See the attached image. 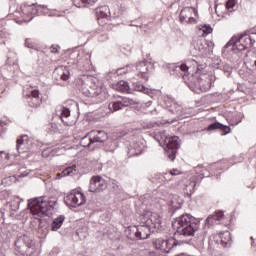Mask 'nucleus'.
Masks as SVG:
<instances>
[{
  "mask_svg": "<svg viewBox=\"0 0 256 256\" xmlns=\"http://www.w3.org/2000/svg\"><path fill=\"white\" fill-rule=\"evenodd\" d=\"M57 205V200L51 198L45 200L44 198H36L28 204L30 212L35 219L42 218L44 216H50Z\"/></svg>",
  "mask_w": 256,
  "mask_h": 256,
  "instance_id": "nucleus-1",
  "label": "nucleus"
},
{
  "mask_svg": "<svg viewBox=\"0 0 256 256\" xmlns=\"http://www.w3.org/2000/svg\"><path fill=\"white\" fill-rule=\"evenodd\" d=\"M176 233L185 237L194 236L201 222L190 214H183L176 219Z\"/></svg>",
  "mask_w": 256,
  "mask_h": 256,
  "instance_id": "nucleus-2",
  "label": "nucleus"
},
{
  "mask_svg": "<svg viewBox=\"0 0 256 256\" xmlns=\"http://www.w3.org/2000/svg\"><path fill=\"white\" fill-rule=\"evenodd\" d=\"M141 224H144L152 229V233H157L162 229V216L157 212H145L141 216Z\"/></svg>",
  "mask_w": 256,
  "mask_h": 256,
  "instance_id": "nucleus-3",
  "label": "nucleus"
},
{
  "mask_svg": "<svg viewBox=\"0 0 256 256\" xmlns=\"http://www.w3.org/2000/svg\"><path fill=\"white\" fill-rule=\"evenodd\" d=\"M46 10H47V6L40 5V4H31V5L22 4L20 6V12L24 21H32L35 15L40 16Z\"/></svg>",
  "mask_w": 256,
  "mask_h": 256,
  "instance_id": "nucleus-4",
  "label": "nucleus"
},
{
  "mask_svg": "<svg viewBox=\"0 0 256 256\" xmlns=\"http://www.w3.org/2000/svg\"><path fill=\"white\" fill-rule=\"evenodd\" d=\"M254 36H256V34L250 35L248 33H243L238 37H233L231 39V44H233L238 51H245L252 48L256 43Z\"/></svg>",
  "mask_w": 256,
  "mask_h": 256,
  "instance_id": "nucleus-5",
  "label": "nucleus"
},
{
  "mask_svg": "<svg viewBox=\"0 0 256 256\" xmlns=\"http://www.w3.org/2000/svg\"><path fill=\"white\" fill-rule=\"evenodd\" d=\"M165 154L169 160L174 161L176 159L177 150L180 147L178 136H165L164 137Z\"/></svg>",
  "mask_w": 256,
  "mask_h": 256,
  "instance_id": "nucleus-6",
  "label": "nucleus"
},
{
  "mask_svg": "<svg viewBox=\"0 0 256 256\" xmlns=\"http://www.w3.org/2000/svg\"><path fill=\"white\" fill-rule=\"evenodd\" d=\"M65 203L70 207L77 208L86 203V197L82 192L78 190H72L65 197Z\"/></svg>",
  "mask_w": 256,
  "mask_h": 256,
  "instance_id": "nucleus-7",
  "label": "nucleus"
},
{
  "mask_svg": "<svg viewBox=\"0 0 256 256\" xmlns=\"http://www.w3.org/2000/svg\"><path fill=\"white\" fill-rule=\"evenodd\" d=\"M212 87L211 77L208 75H201L194 80V89L197 94L206 93Z\"/></svg>",
  "mask_w": 256,
  "mask_h": 256,
  "instance_id": "nucleus-8",
  "label": "nucleus"
},
{
  "mask_svg": "<svg viewBox=\"0 0 256 256\" xmlns=\"http://www.w3.org/2000/svg\"><path fill=\"white\" fill-rule=\"evenodd\" d=\"M94 12L100 26H106L111 21V12L108 6H99L95 8Z\"/></svg>",
  "mask_w": 256,
  "mask_h": 256,
  "instance_id": "nucleus-9",
  "label": "nucleus"
},
{
  "mask_svg": "<svg viewBox=\"0 0 256 256\" xmlns=\"http://www.w3.org/2000/svg\"><path fill=\"white\" fill-rule=\"evenodd\" d=\"M195 17H198V11L195 7H184L180 11V22L182 23L195 24L197 22Z\"/></svg>",
  "mask_w": 256,
  "mask_h": 256,
  "instance_id": "nucleus-10",
  "label": "nucleus"
},
{
  "mask_svg": "<svg viewBox=\"0 0 256 256\" xmlns=\"http://www.w3.org/2000/svg\"><path fill=\"white\" fill-rule=\"evenodd\" d=\"M175 245L176 240L174 239L157 238L153 241L154 248L162 253H169Z\"/></svg>",
  "mask_w": 256,
  "mask_h": 256,
  "instance_id": "nucleus-11",
  "label": "nucleus"
},
{
  "mask_svg": "<svg viewBox=\"0 0 256 256\" xmlns=\"http://www.w3.org/2000/svg\"><path fill=\"white\" fill-rule=\"evenodd\" d=\"M107 188V183L104 178L101 176H92V179H90V187L89 191L90 193H101V191H104Z\"/></svg>",
  "mask_w": 256,
  "mask_h": 256,
  "instance_id": "nucleus-12",
  "label": "nucleus"
},
{
  "mask_svg": "<svg viewBox=\"0 0 256 256\" xmlns=\"http://www.w3.org/2000/svg\"><path fill=\"white\" fill-rule=\"evenodd\" d=\"M129 232L134 233L136 239H147L152 233V229L148 225L141 223L138 227L129 229Z\"/></svg>",
  "mask_w": 256,
  "mask_h": 256,
  "instance_id": "nucleus-13",
  "label": "nucleus"
},
{
  "mask_svg": "<svg viewBox=\"0 0 256 256\" xmlns=\"http://www.w3.org/2000/svg\"><path fill=\"white\" fill-rule=\"evenodd\" d=\"M87 136H90V142H92V144L103 143L108 138L104 130H92L87 133Z\"/></svg>",
  "mask_w": 256,
  "mask_h": 256,
  "instance_id": "nucleus-14",
  "label": "nucleus"
},
{
  "mask_svg": "<svg viewBox=\"0 0 256 256\" xmlns=\"http://www.w3.org/2000/svg\"><path fill=\"white\" fill-rule=\"evenodd\" d=\"M213 241L222 248H225L231 241V234L229 231L223 233L215 234L213 236ZM211 240V242H213Z\"/></svg>",
  "mask_w": 256,
  "mask_h": 256,
  "instance_id": "nucleus-15",
  "label": "nucleus"
},
{
  "mask_svg": "<svg viewBox=\"0 0 256 256\" xmlns=\"http://www.w3.org/2000/svg\"><path fill=\"white\" fill-rule=\"evenodd\" d=\"M149 66H150V64L146 61H142V62L136 64V76H138L139 79L148 81Z\"/></svg>",
  "mask_w": 256,
  "mask_h": 256,
  "instance_id": "nucleus-16",
  "label": "nucleus"
},
{
  "mask_svg": "<svg viewBox=\"0 0 256 256\" xmlns=\"http://www.w3.org/2000/svg\"><path fill=\"white\" fill-rule=\"evenodd\" d=\"M53 74L56 80L69 81V78H71L69 67L63 65L57 67Z\"/></svg>",
  "mask_w": 256,
  "mask_h": 256,
  "instance_id": "nucleus-17",
  "label": "nucleus"
},
{
  "mask_svg": "<svg viewBox=\"0 0 256 256\" xmlns=\"http://www.w3.org/2000/svg\"><path fill=\"white\" fill-rule=\"evenodd\" d=\"M144 149V144L142 142L136 141L132 142L127 151V155L129 158L131 157H137L142 154Z\"/></svg>",
  "mask_w": 256,
  "mask_h": 256,
  "instance_id": "nucleus-18",
  "label": "nucleus"
},
{
  "mask_svg": "<svg viewBox=\"0 0 256 256\" xmlns=\"http://www.w3.org/2000/svg\"><path fill=\"white\" fill-rule=\"evenodd\" d=\"M134 101L129 98H123L122 101L110 102L108 108L110 112H115L121 110L123 107H128V105H133Z\"/></svg>",
  "mask_w": 256,
  "mask_h": 256,
  "instance_id": "nucleus-19",
  "label": "nucleus"
},
{
  "mask_svg": "<svg viewBox=\"0 0 256 256\" xmlns=\"http://www.w3.org/2000/svg\"><path fill=\"white\" fill-rule=\"evenodd\" d=\"M112 89L120 93H129L130 85L126 80H119V82H114V84H112Z\"/></svg>",
  "mask_w": 256,
  "mask_h": 256,
  "instance_id": "nucleus-20",
  "label": "nucleus"
},
{
  "mask_svg": "<svg viewBox=\"0 0 256 256\" xmlns=\"http://www.w3.org/2000/svg\"><path fill=\"white\" fill-rule=\"evenodd\" d=\"M217 129L222 131V136H226L231 132L230 126H224V124H221L219 122H215L208 126V131H213V130H217Z\"/></svg>",
  "mask_w": 256,
  "mask_h": 256,
  "instance_id": "nucleus-21",
  "label": "nucleus"
},
{
  "mask_svg": "<svg viewBox=\"0 0 256 256\" xmlns=\"http://www.w3.org/2000/svg\"><path fill=\"white\" fill-rule=\"evenodd\" d=\"M97 1L98 0H72L73 5L79 9L93 7Z\"/></svg>",
  "mask_w": 256,
  "mask_h": 256,
  "instance_id": "nucleus-22",
  "label": "nucleus"
},
{
  "mask_svg": "<svg viewBox=\"0 0 256 256\" xmlns=\"http://www.w3.org/2000/svg\"><path fill=\"white\" fill-rule=\"evenodd\" d=\"M176 69L182 71V77H187L190 74H194V72H196V70L194 69V67H191L189 65H187L186 63L180 64V66L176 67Z\"/></svg>",
  "mask_w": 256,
  "mask_h": 256,
  "instance_id": "nucleus-23",
  "label": "nucleus"
},
{
  "mask_svg": "<svg viewBox=\"0 0 256 256\" xmlns=\"http://www.w3.org/2000/svg\"><path fill=\"white\" fill-rule=\"evenodd\" d=\"M245 61L250 67L256 69V52H248Z\"/></svg>",
  "mask_w": 256,
  "mask_h": 256,
  "instance_id": "nucleus-24",
  "label": "nucleus"
},
{
  "mask_svg": "<svg viewBox=\"0 0 256 256\" xmlns=\"http://www.w3.org/2000/svg\"><path fill=\"white\" fill-rule=\"evenodd\" d=\"M29 88L31 90L30 93L27 95V98L42 99L41 92L37 86L30 85Z\"/></svg>",
  "mask_w": 256,
  "mask_h": 256,
  "instance_id": "nucleus-25",
  "label": "nucleus"
},
{
  "mask_svg": "<svg viewBox=\"0 0 256 256\" xmlns=\"http://www.w3.org/2000/svg\"><path fill=\"white\" fill-rule=\"evenodd\" d=\"M64 219H65V217L63 215H60L59 217L54 219L52 226H51L53 232H56L61 228V226L64 222Z\"/></svg>",
  "mask_w": 256,
  "mask_h": 256,
  "instance_id": "nucleus-26",
  "label": "nucleus"
},
{
  "mask_svg": "<svg viewBox=\"0 0 256 256\" xmlns=\"http://www.w3.org/2000/svg\"><path fill=\"white\" fill-rule=\"evenodd\" d=\"M27 103L29 105V107L32 108H37L40 107L43 103L42 98H31V97H27Z\"/></svg>",
  "mask_w": 256,
  "mask_h": 256,
  "instance_id": "nucleus-27",
  "label": "nucleus"
},
{
  "mask_svg": "<svg viewBox=\"0 0 256 256\" xmlns=\"http://www.w3.org/2000/svg\"><path fill=\"white\" fill-rule=\"evenodd\" d=\"M93 142H91V137L86 134L81 140H80V146L81 147H87L88 149H94V147H92Z\"/></svg>",
  "mask_w": 256,
  "mask_h": 256,
  "instance_id": "nucleus-28",
  "label": "nucleus"
},
{
  "mask_svg": "<svg viewBox=\"0 0 256 256\" xmlns=\"http://www.w3.org/2000/svg\"><path fill=\"white\" fill-rule=\"evenodd\" d=\"M74 171H76V166H68L62 172L58 173L57 177L58 179L64 178L71 175V173H73Z\"/></svg>",
  "mask_w": 256,
  "mask_h": 256,
  "instance_id": "nucleus-29",
  "label": "nucleus"
},
{
  "mask_svg": "<svg viewBox=\"0 0 256 256\" xmlns=\"http://www.w3.org/2000/svg\"><path fill=\"white\" fill-rule=\"evenodd\" d=\"M29 140V136L27 135H21L18 139H17V144H16V149L19 152L20 147L25 144V142H27Z\"/></svg>",
  "mask_w": 256,
  "mask_h": 256,
  "instance_id": "nucleus-30",
  "label": "nucleus"
},
{
  "mask_svg": "<svg viewBox=\"0 0 256 256\" xmlns=\"http://www.w3.org/2000/svg\"><path fill=\"white\" fill-rule=\"evenodd\" d=\"M200 31L203 32L202 36H207L213 32V28L211 27V25H204L201 26Z\"/></svg>",
  "mask_w": 256,
  "mask_h": 256,
  "instance_id": "nucleus-31",
  "label": "nucleus"
},
{
  "mask_svg": "<svg viewBox=\"0 0 256 256\" xmlns=\"http://www.w3.org/2000/svg\"><path fill=\"white\" fill-rule=\"evenodd\" d=\"M223 217H224L223 212H215V214L212 215L211 217H208L207 220L208 221H211V220L220 221L223 219Z\"/></svg>",
  "mask_w": 256,
  "mask_h": 256,
  "instance_id": "nucleus-32",
  "label": "nucleus"
},
{
  "mask_svg": "<svg viewBox=\"0 0 256 256\" xmlns=\"http://www.w3.org/2000/svg\"><path fill=\"white\" fill-rule=\"evenodd\" d=\"M25 46L27 48L33 49L35 47V44L31 38H26L25 40Z\"/></svg>",
  "mask_w": 256,
  "mask_h": 256,
  "instance_id": "nucleus-33",
  "label": "nucleus"
},
{
  "mask_svg": "<svg viewBox=\"0 0 256 256\" xmlns=\"http://www.w3.org/2000/svg\"><path fill=\"white\" fill-rule=\"evenodd\" d=\"M9 37H10V34L7 31L5 30L0 31V41L8 39Z\"/></svg>",
  "mask_w": 256,
  "mask_h": 256,
  "instance_id": "nucleus-34",
  "label": "nucleus"
},
{
  "mask_svg": "<svg viewBox=\"0 0 256 256\" xmlns=\"http://www.w3.org/2000/svg\"><path fill=\"white\" fill-rule=\"evenodd\" d=\"M236 0H228L226 2V8L227 10H232L233 7L235 6Z\"/></svg>",
  "mask_w": 256,
  "mask_h": 256,
  "instance_id": "nucleus-35",
  "label": "nucleus"
},
{
  "mask_svg": "<svg viewBox=\"0 0 256 256\" xmlns=\"http://www.w3.org/2000/svg\"><path fill=\"white\" fill-rule=\"evenodd\" d=\"M183 172L181 170H178V168H173L170 170V175L172 176H178L181 175Z\"/></svg>",
  "mask_w": 256,
  "mask_h": 256,
  "instance_id": "nucleus-36",
  "label": "nucleus"
},
{
  "mask_svg": "<svg viewBox=\"0 0 256 256\" xmlns=\"http://www.w3.org/2000/svg\"><path fill=\"white\" fill-rule=\"evenodd\" d=\"M61 116H62V117H65V118L70 117V116H71V111H69L68 108H64V109L62 110Z\"/></svg>",
  "mask_w": 256,
  "mask_h": 256,
  "instance_id": "nucleus-37",
  "label": "nucleus"
},
{
  "mask_svg": "<svg viewBox=\"0 0 256 256\" xmlns=\"http://www.w3.org/2000/svg\"><path fill=\"white\" fill-rule=\"evenodd\" d=\"M51 53H53V54H57L58 53V46H52L51 47Z\"/></svg>",
  "mask_w": 256,
  "mask_h": 256,
  "instance_id": "nucleus-38",
  "label": "nucleus"
},
{
  "mask_svg": "<svg viewBox=\"0 0 256 256\" xmlns=\"http://www.w3.org/2000/svg\"><path fill=\"white\" fill-rule=\"evenodd\" d=\"M49 152H50L49 149H46V150L42 151V156L48 157V156H49V155H48Z\"/></svg>",
  "mask_w": 256,
  "mask_h": 256,
  "instance_id": "nucleus-39",
  "label": "nucleus"
},
{
  "mask_svg": "<svg viewBox=\"0 0 256 256\" xmlns=\"http://www.w3.org/2000/svg\"><path fill=\"white\" fill-rule=\"evenodd\" d=\"M136 88L138 89H144L145 86L143 84H136Z\"/></svg>",
  "mask_w": 256,
  "mask_h": 256,
  "instance_id": "nucleus-40",
  "label": "nucleus"
},
{
  "mask_svg": "<svg viewBox=\"0 0 256 256\" xmlns=\"http://www.w3.org/2000/svg\"><path fill=\"white\" fill-rule=\"evenodd\" d=\"M191 63L194 67H197V62L195 60H192Z\"/></svg>",
  "mask_w": 256,
  "mask_h": 256,
  "instance_id": "nucleus-41",
  "label": "nucleus"
},
{
  "mask_svg": "<svg viewBox=\"0 0 256 256\" xmlns=\"http://www.w3.org/2000/svg\"><path fill=\"white\" fill-rule=\"evenodd\" d=\"M130 238H131V239H134V236L130 235Z\"/></svg>",
  "mask_w": 256,
  "mask_h": 256,
  "instance_id": "nucleus-42",
  "label": "nucleus"
},
{
  "mask_svg": "<svg viewBox=\"0 0 256 256\" xmlns=\"http://www.w3.org/2000/svg\"><path fill=\"white\" fill-rule=\"evenodd\" d=\"M102 37H105V39H107V37H106V36H102Z\"/></svg>",
  "mask_w": 256,
  "mask_h": 256,
  "instance_id": "nucleus-43",
  "label": "nucleus"
}]
</instances>
